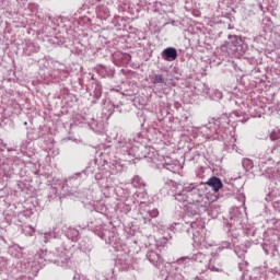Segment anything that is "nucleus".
I'll list each match as a JSON object with an SVG mask.
<instances>
[{
    "mask_svg": "<svg viewBox=\"0 0 280 280\" xmlns=\"http://www.w3.org/2000/svg\"><path fill=\"white\" fill-rule=\"evenodd\" d=\"M162 58L163 60H166V62H174V60L178 58V51L174 47L165 48L162 51Z\"/></svg>",
    "mask_w": 280,
    "mask_h": 280,
    "instance_id": "obj_1",
    "label": "nucleus"
},
{
    "mask_svg": "<svg viewBox=\"0 0 280 280\" xmlns=\"http://www.w3.org/2000/svg\"><path fill=\"white\" fill-rule=\"evenodd\" d=\"M206 185H208L209 187H212L213 191L218 192L220 191V189H222V187H224V185L222 184V180L218 177H211Z\"/></svg>",
    "mask_w": 280,
    "mask_h": 280,
    "instance_id": "obj_2",
    "label": "nucleus"
},
{
    "mask_svg": "<svg viewBox=\"0 0 280 280\" xmlns=\"http://www.w3.org/2000/svg\"><path fill=\"white\" fill-rule=\"evenodd\" d=\"M150 80L152 84H165V78H163V74H152L150 75Z\"/></svg>",
    "mask_w": 280,
    "mask_h": 280,
    "instance_id": "obj_3",
    "label": "nucleus"
},
{
    "mask_svg": "<svg viewBox=\"0 0 280 280\" xmlns=\"http://www.w3.org/2000/svg\"><path fill=\"white\" fill-rule=\"evenodd\" d=\"M161 259V255H159V254H156V253H154V252H151L150 254H149V260L152 262V264H154V259Z\"/></svg>",
    "mask_w": 280,
    "mask_h": 280,
    "instance_id": "obj_4",
    "label": "nucleus"
}]
</instances>
